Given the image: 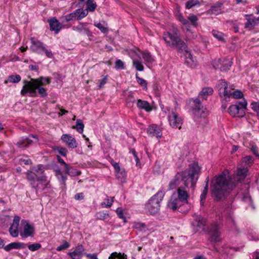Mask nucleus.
I'll return each instance as SVG.
<instances>
[{
    "label": "nucleus",
    "mask_w": 259,
    "mask_h": 259,
    "mask_svg": "<svg viewBox=\"0 0 259 259\" xmlns=\"http://www.w3.org/2000/svg\"><path fill=\"white\" fill-rule=\"evenodd\" d=\"M88 23H80L77 26H73L72 29L81 33L86 34L88 36H91L92 33L87 28Z\"/></svg>",
    "instance_id": "obj_24"
},
{
    "label": "nucleus",
    "mask_w": 259,
    "mask_h": 259,
    "mask_svg": "<svg viewBox=\"0 0 259 259\" xmlns=\"http://www.w3.org/2000/svg\"><path fill=\"white\" fill-rule=\"evenodd\" d=\"M250 106L253 111L259 114V102H252Z\"/></svg>",
    "instance_id": "obj_53"
},
{
    "label": "nucleus",
    "mask_w": 259,
    "mask_h": 259,
    "mask_svg": "<svg viewBox=\"0 0 259 259\" xmlns=\"http://www.w3.org/2000/svg\"><path fill=\"white\" fill-rule=\"evenodd\" d=\"M111 164L113 166L115 171L116 172V176L117 179L119 178V176H118V174L120 171V167L119 164L117 162H114L113 160L111 161Z\"/></svg>",
    "instance_id": "obj_49"
},
{
    "label": "nucleus",
    "mask_w": 259,
    "mask_h": 259,
    "mask_svg": "<svg viewBox=\"0 0 259 259\" xmlns=\"http://www.w3.org/2000/svg\"><path fill=\"white\" fill-rule=\"evenodd\" d=\"M179 199L176 193H174L167 202V207L173 210H176L179 206L183 204V203Z\"/></svg>",
    "instance_id": "obj_17"
},
{
    "label": "nucleus",
    "mask_w": 259,
    "mask_h": 259,
    "mask_svg": "<svg viewBox=\"0 0 259 259\" xmlns=\"http://www.w3.org/2000/svg\"><path fill=\"white\" fill-rule=\"evenodd\" d=\"M58 181L60 182V184L63 186L66 185V181L67 180V177L64 175L63 174L56 177Z\"/></svg>",
    "instance_id": "obj_55"
},
{
    "label": "nucleus",
    "mask_w": 259,
    "mask_h": 259,
    "mask_svg": "<svg viewBox=\"0 0 259 259\" xmlns=\"http://www.w3.org/2000/svg\"><path fill=\"white\" fill-rule=\"evenodd\" d=\"M168 119L169 125L172 128L180 129L183 124L182 118L173 110L170 111L168 114Z\"/></svg>",
    "instance_id": "obj_11"
},
{
    "label": "nucleus",
    "mask_w": 259,
    "mask_h": 259,
    "mask_svg": "<svg viewBox=\"0 0 259 259\" xmlns=\"http://www.w3.org/2000/svg\"><path fill=\"white\" fill-rule=\"evenodd\" d=\"M48 21L50 30L54 31L56 34L58 33L62 28V24L55 17L49 19Z\"/></svg>",
    "instance_id": "obj_21"
},
{
    "label": "nucleus",
    "mask_w": 259,
    "mask_h": 259,
    "mask_svg": "<svg viewBox=\"0 0 259 259\" xmlns=\"http://www.w3.org/2000/svg\"><path fill=\"white\" fill-rule=\"evenodd\" d=\"M116 212L118 215V217L121 219L124 220H125V218L123 215V211L120 207H118L116 210Z\"/></svg>",
    "instance_id": "obj_61"
},
{
    "label": "nucleus",
    "mask_w": 259,
    "mask_h": 259,
    "mask_svg": "<svg viewBox=\"0 0 259 259\" xmlns=\"http://www.w3.org/2000/svg\"><path fill=\"white\" fill-rule=\"evenodd\" d=\"M241 199L243 201L248 203L249 204L251 203V199L248 193L246 192L242 195Z\"/></svg>",
    "instance_id": "obj_56"
},
{
    "label": "nucleus",
    "mask_w": 259,
    "mask_h": 259,
    "mask_svg": "<svg viewBox=\"0 0 259 259\" xmlns=\"http://www.w3.org/2000/svg\"><path fill=\"white\" fill-rule=\"evenodd\" d=\"M252 153L257 157L259 158V154L258 153V149L256 146H252L250 149Z\"/></svg>",
    "instance_id": "obj_63"
},
{
    "label": "nucleus",
    "mask_w": 259,
    "mask_h": 259,
    "mask_svg": "<svg viewBox=\"0 0 259 259\" xmlns=\"http://www.w3.org/2000/svg\"><path fill=\"white\" fill-rule=\"evenodd\" d=\"M179 30L176 25H171L169 31H166L163 34V39L166 44L171 48H174L175 42L178 37Z\"/></svg>",
    "instance_id": "obj_9"
},
{
    "label": "nucleus",
    "mask_w": 259,
    "mask_h": 259,
    "mask_svg": "<svg viewBox=\"0 0 259 259\" xmlns=\"http://www.w3.org/2000/svg\"><path fill=\"white\" fill-rule=\"evenodd\" d=\"M174 48L178 49L179 50H183L187 48V45L185 42L178 36L175 42Z\"/></svg>",
    "instance_id": "obj_31"
},
{
    "label": "nucleus",
    "mask_w": 259,
    "mask_h": 259,
    "mask_svg": "<svg viewBox=\"0 0 259 259\" xmlns=\"http://www.w3.org/2000/svg\"><path fill=\"white\" fill-rule=\"evenodd\" d=\"M38 139L36 135H30L27 138H22L18 142L17 145L20 148L27 147L32 143H36Z\"/></svg>",
    "instance_id": "obj_14"
},
{
    "label": "nucleus",
    "mask_w": 259,
    "mask_h": 259,
    "mask_svg": "<svg viewBox=\"0 0 259 259\" xmlns=\"http://www.w3.org/2000/svg\"><path fill=\"white\" fill-rule=\"evenodd\" d=\"M83 194L82 193H77L74 196L75 199L77 200H82L83 199Z\"/></svg>",
    "instance_id": "obj_64"
},
{
    "label": "nucleus",
    "mask_w": 259,
    "mask_h": 259,
    "mask_svg": "<svg viewBox=\"0 0 259 259\" xmlns=\"http://www.w3.org/2000/svg\"><path fill=\"white\" fill-rule=\"evenodd\" d=\"M245 18L247 20L244 26L245 28H252L256 25L259 19L258 18H255V17L252 15H246Z\"/></svg>",
    "instance_id": "obj_23"
},
{
    "label": "nucleus",
    "mask_w": 259,
    "mask_h": 259,
    "mask_svg": "<svg viewBox=\"0 0 259 259\" xmlns=\"http://www.w3.org/2000/svg\"><path fill=\"white\" fill-rule=\"evenodd\" d=\"M147 133L151 137H156L157 138H160L162 135L161 130L157 124H155L148 126Z\"/></svg>",
    "instance_id": "obj_19"
},
{
    "label": "nucleus",
    "mask_w": 259,
    "mask_h": 259,
    "mask_svg": "<svg viewBox=\"0 0 259 259\" xmlns=\"http://www.w3.org/2000/svg\"><path fill=\"white\" fill-rule=\"evenodd\" d=\"M62 22H68L71 20H74L72 16H71V14H67L62 17Z\"/></svg>",
    "instance_id": "obj_60"
},
{
    "label": "nucleus",
    "mask_w": 259,
    "mask_h": 259,
    "mask_svg": "<svg viewBox=\"0 0 259 259\" xmlns=\"http://www.w3.org/2000/svg\"><path fill=\"white\" fill-rule=\"evenodd\" d=\"M188 187L186 186L179 187L176 193L177 196L179 198V200H181L183 203L188 202V198L189 197L188 194Z\"/></svg>",
    "instance_id": "obj_16"
},
{
    "label": "nucleus",
    "mask_w": 259,
    "mask_h": 259,
    "mask_svg": "<svg viewBox=\"0 0 259 259\" xmlns=\"http://www.w3.org/2000/svg\"><path fill=\"white\" fill-rule=\"evenodd\" d=\"M133 66L136 68V70L139 71H143L144 69V67L142 64L141 61L134 59L133 61Z\"/></svg>",
    "instance_id": "obj_38"
},
{
    "label": "nucleus",
    "mask_w": 259,
    "mask_h": 259,
    "mask_svg": "<svg viewBox=\"0 0 259 259\" xmlns=\"http://www.w3.org/2000/svg\"><path fill=\"white\" fill-rule=\"evenodd\" d=\"M248 171L247 168L244 167L242 168H238L237 172V175L240 178L238 179L239 180L243 179L245 178L246 173Z\"/></svg>",
    "instance_id": "obj_41"
},
{
    "label": "nucleus",
    "mask_w": 259,
    "mask_h": 259,
    "mask_svg": "<svg viewBox=\"0 0 259 259\" xmlns=\"http://www.w3.org/2000/svg\"><path fill=\"white\" fill-rule=\"evenodd\" d=\"M186 62L191 68L196 66V61L191 54H188V56L186 57Z\"/></svg>",
    "instance_id": "obj_33"
},
{
    "label": "nucleus",
    "mask_w": 259,
    "mask_h": 259,
    "mask_svg": "<svg viewBox=\"0 0 259 259\" xmlns=\"http://www.w3.org/2000/svg\"><path fill=\"white\" fill-rule=\"evenodd\" d=\"M213 93V90L210 87L203 88L199 94L198 97L202 100H206L209 96L211 95Z\"/></svg>",
    "instance_id": "obj_26"
},
{
    "label": "nucleus",
    "mask_w": 259,
    "mask_h": 259,
    "mask_svg": "<svg viewBox=\"0 0 259 259\" xmlns=\"http://www.w3.org/2000/svg\"><path fill=\"white\" fill-rule=\"evenodd\" d=\"M137 106L139 108L144 109L147 112H149L152 110V108L150 104L146 101L141 99L138 100Z\"/></svg>",
    "instance_id": "obj_27"
},
{
    "label": "nucleus",
    "mask_w": 259,
    "mask_h": 259,
    "mask_svg": "<svg viewBox=\"0 0 259 259\" xmlns=\"http://www.w3.org/2000/svg\"><path fill=\"white\" fill-rule=\"evenodd\" d=\"M107 81V76H105L104 77H103V78H102L101 80H99V84L98 85L99 88L100 89V88H102L104 86V85L106 83Z\"/></svg>",
    "instance_id": "obj_62"
},
{
    "label": "nucleus",
    "mask_w": 259,
    "mask_h": 259,
    "mask_svg": "<svg viewBox=\"0 0 259 259\" xmlns=\"http://www.w3.org/2000/svg\"><path fill=\"white\" fill-rule=\"evenodd\" d=\"M177 17L178 20L183 25L185 26H189L190 23L192 25L196 27L198 26L197 21L198 18L194 14H190L188 17L187 19L185 18L182 14L179 13L177 15Z\"/></svg>",
    "instance_id": "obj_12"
},
{
    "label": "nucleus",
    "mask_w": 259,
    "mask_h": 259,
    "mask_svg": "<svg viewBox=\"0 0 259 259\" xmlns=\"http://www.w3.org/2000/svg\"><path fill=\"white\" fill-rule=\"evenodd\" d=\"M209 240L211 242H219L222 240L220 233L219 231V227L216 224L213 225L209 229Z\"/></svg>",
    "instance_id": "obj_15"
},
{
    "label": "nucleus",
    "mask_w": 259,
    "mask_h": 259,
    "mask_svg": "<svg viewBox=\"0 0 259 259\" xmlns=\"http://www.w3.org/2000/svg\"><path fill=\"white\" fill-rule=\"evenodd\" d=\"M20 220V218L17 215L14 217L13 223L9 229L10 234L13 237H16L18 236V226Z\"/></svg>",
    "instance_id": "obj_20"
},
{
    "label": "nucleus",
    "mask_w": 259,
    "mask_h": 259,
    "mask_svg": "<svg viewBox=\"0 0 259 259\" xmlns=\"http://www.w3.org/2000/svg\"><path fill=\"white\" fill-rule=\"evenodd\" d=\"M164 195L165 192L163 190L158 191L145 204L146 211L151 215L157 213L160 210V203Z\"/></svg>",
    "instance_id": "obj_5"
},
{
    "label": "nucleus",
    "mask_w": 259,
    "mask_h": 259,
    "mask_svg": "<svg viewBox=\"0 0 259 259\" xmlns=\"http://www.w3.org/2000/svg\"><path fill=\"white\" fill-rule=\"evenodd\" d=\"M228 169L213 178L211 182V192L214 199L219 201L224 199L231 191L230 179Z\"/></svg>",
    "instance_id": "obj_3"
},
{
    "label": "nucleus",
    "mask_w": 259,
    "mask_h": 259,
    "mask_svg": "<svg viewBox=\"0 0 259 259\" xmlns=\"http://www.w3.org/2000/svg\"><path fill=\"white\" fill-rule=\"evenodd\" d=\"M109 259H126V255L121 252H114L109 256Z\"/></svg>",
    "instance_id": "obj_34"
},
{
    "label": "nucleus",
    "mask_w": 259,
    "mask_h": 259,
    "mask_svg": "<svg viewBox=\"0 0 259 259\" xmlns=\"http://www.w3.org/2000/svg\"><path fill=\"white\" fill-rule=\"evenodd\" d=\"M241 161L244 163L245 165L250 166L253 163V159L251 156H246L242 159Z\"/></svg>",
    "instance_id": "obj_40"
},
{
    "label": "nucleus",
    "mask_w": 259,
    "mask_h": 259,
    "mask_svg": "<svg viewBox=\"0 0 259 259\" xmlns=\"http://www.w3.org/2000/svg\"><path fill=\"white\" fill-rule=\"evenodd\" d=\"M50 82L51 78L49 77L31 78L29 81L24 80L21 95L23 96L27 95L30 97H35L38 93L41 97H46L48 96L47 90L44 86Z\"/></svg>",
    "instance_id": "obj_2"
},
{
    "label": "nucleus",
    "mask_w": 259,
    "mask_h": 259,
    "mask_svg": "<svg viewBox=\"0 0 259 259\" xmlns=\"http://www.w3.org/2000/svg\"><path fill=\"white\" fill-rule=\"evenodd\" d=\"M26 179L30 182L31 186L35 190L36 193L41 192L49 187L50 182L45 175H41L35 179L32 174H26Z\"/></svg>",
    "instance_id": "obj_7"
},
{
    "label": "nucleus",
    "mask_w": 259,
    "mask_h": 259,
    "mask_svg": "<svg viewBox=\"0 0 259 259\" xmlns=\"http://www.w3.org/2000/svg\"><path fill=\"white\" fill-rule=\"evenodd\" d=\"M133 227L139 230H142L146 228V225L144 223L140 222H135L134 223Z\"/></svg>",
    "instance_id": "obj_52"
},
{
    "label": "nucleus",
    "mask_w": 259,
    "mask_h": 259,
    "mask_svg": "<svg viewBox=\"0 0 259 259\" xmlns=\"http://www.w3.org/2000/svg\"><path fill=\"white\" fill-rule=\"evenodd\" d=\"M94 25L97 27L102 33H106L108 31L107 24L105 21H94Z\"/></svg>",
    "instance_id": "obj_28"
},
{
    "label": "nucleus",
    "mask_w": 259,
    "mask_h": 259,
    "mask_svg": "<svg viewBox=\"0 0 259 259\" xmlns=\"http://www.w3.org/2000/svg\"><path fill=\"white\" fill-rule=\"evenodd\" d=\"M205 223L206 222L204 218L201 216H197L192 224L194 226L203 229L205 225Z\"/></svg>",
    "instance_id": "obj_30"
},
{
    "label": "nucleus",
    "mask_w": 259,
    "mask_h": 259,
    "mask_svg": "<svg viewBox=\"0 0 259 259\" xmlns=\"http://www.w3.org/2000/svg\"><path fill=\"white\" fill-rule=\"evenodd\" d=\"M61 139L69 148L74 149L77 147L75 139L69 134H63Z\"/></svg>",
    "instance_id": "obj_18"
},
{
    "label": "nucleus",
    "mask_w": 259,
    "mask_h": 259,
    "mask_svg": "<svg viewBox=\"0 0 259 259\" xmlns=\"http://www.w3.org/2000/svg\"><path fill=\"white\" fill-rule=\"evenodd\" d=\"M30 50L34 53L40 55L45 54L49 58L53 57L52 51L48 49V46L42 42L32 37L30 39Z\"/></svg>",
    "instance_id": "obj_8"
},
{
    "label": "nucleus",
    "mask_w": 259,
    "mask_h": 259,
    "mask_svg": "<svg viewBox=\"0 0 259 259\" xmlns=\"http://www.w3.org/2000/svg\"><path fill=\"white\" fill-rule=\"evenodd\" d=\"M97 8V4L96 3L88 4L86 10H88V12H94Z\"/></svg>",
    "instance_id": "obj_58"
},
{
    "label": "nucleus",
    "mask_w": 259,
    "mask_h": 259,
    "mask_svg": "<svg viewBox=\"0 0 259 259\" xmlns=\"http://www.w3.org/2000/svg\"><path fill=\"white\" fill-rule=\"evenodd\" d=\"M222 60H223L219 59L213 61L212 63L213 67L215 69H220L221 70V67L222 63Z\"/></svg>",
    "instance_id": "obj_48"
},
{
    "label": "nucleus",
    "mask_w": 259,
    "mask_h": 259,
    "mask_svg": "<svg viewBox=\"0 0 259 259\" xmlns=\"http://www.w3.org/2000/svg\"><path fill=\"white\" fill-rule=\"evenodd\" d=\"M231 66V64L230 61H229L228 60L224 59L222 60V63L221 67V71H226L229 69Z\"/></svg>",
    "instance_id": "obj_37"
},
{
    "label": "nucleus",
    "mask_w": 259,
    "mask_h": 259,
    "mask_svg": "<svg viewBox=\"0 0 259 259\" xmlns=\"http://www.w3.org/2000/svg\"><path fill=\"white\" fill-rule=\"evenodd\" d=\"M191 110L194 115V119L198 124L205 125L208 123L206 119L207 110L202 104L198 98L190 100Z\"/></svg>",
    "instance_id": "obj_4"
},
{
    "label": "nucleus",
    "mask_w": 259,
    "mask_h": 259,
    "mask_svg": "<svg viewBox=\"0 0 259 259\" xmlns=\"http://www.w3.org/2000/svg\"><path fill=\"white\" fill-rule=\"evenodd\" d=\"M44 172V166L42 165H38L37 166L33 167L31 169V170L27 172L26 173V174L31 173L33 176H35V179H36L37 177H38V175H43Z\"/></svg>",
    "instance_id": "obj_29"
},
{
    "label": "nucleus",
    "mask_w": 259,
    "mask_h": 259,
    "mask_svg": "<svg viewBox=\"0 0 259 259\" xmlns=\"http://www.w3.org/2000/svg\"><path fill=\"white\" fill-rule=\"evenodd\" d=\"M213 36L220 40H223L224 39V34L223 33L217 30H213L212 31Z\"/></svg>",
    "instance_id": "obj_50"
},
{
    "label": "nucleus",
    "mask_w": 259,
    "mask_h": 259,
    "mask_svg": "<svg viewBox=\"0 0 259 259\" xmlns=\"http://www.w3.org/2000/svg\"><path fill=\"white\" fill-rule=\"evenodd\" d=\"M21 224L23 226V231L20 232V235L22 238L31 237L34 233V228L33 225L30 224L26 220H22Z\"/></svg>",
    "instance_id": "obj_13"
},
{
    "label": "nucleus",
    "mask_w": 259,
    "mask_h": 259,
    "mask_svg": "<svg viewBox=\"0 0 259 259\" xmlns=\"http://www.w3.org/2000/svg\"><path fill=\"white\" fill-rule=\"evenodd\" d=\"M84 248L82 245H77L73 252H69L68 254L71 259H80L84 251Z\"/></svg>",
    "instance_id": "obj_22"
},
{
    "label": "nucleus",
    "mask_w": 259,
    "mask_h": 259,
    "mask_svg": "<svg viewBox=\"0 0 259 259\" xmlns=\"http://www.w3.org/2000/svg\"><path fill=\"white\" fill-rule=\"evenodd\" d=\"M70 247V244L67 241H63L62 244L58 246L56 248V250L60 251L63 250L67 249Z\"/></svg>",
    "instance_id": "obj_47"
},
{
    "label": "nucleus",
    "mask_w": 259,
    "mask_h": 259,
    "mask_svg": "<svg viewBox=\"0 0 259 259\" xmlns=\"http://www.w3.org/2000/svg\"><path fill=\"white\" fill-rule=\"evenodd\" d=\"M115 68L116 69H124L125 66L124 65V63L120 59L117 60L115 62Z\"/></svg>",
    "instance_id": "obj_54"
},
{
    "label": "nucleus",
    "mask_w": 259,
    "mask_h": 259,
    "mask_svg": "<svg viewBox=\"0 0 259 259\" xmlns=\"http://www.w3.org/2000/svg\"><path fill=\"white\" fill-rule=\"evenodd\" d=\"M96 218L97 219L104 220L109 217V213L108 211H102L96 213Z\"/></svg>",
    "instance_id": "obj_35"
},
{
    "label": "nucleus",
    "mask_w": 259,
    "mask_h": 259,
    "mask_svg": "<svg viewBox=\"0 0 259 259\" xmlns=\"http://www.w3.org/2000/svg\"><path fill=\"white\" fill-rule=\"evenodd\" d=\"M41 247V245L39 243H34L28 246V249L32 251L37 250L40 249Z\"/></svg>",
    "instance_id": "obj_51"
},
{
    "label": "nucleus",
    "mask_w": 259,
    "mask_h": 259,
    "mask_svg": "<svg viewBox=\"0 0 259 259\" xmlns=\"http://www.w3.org/2000/svg\"><path fill=\"white\" fill-rule=\"evenodd\" d=\"M200 167L198 163L194 162L189 165L188 168L184 171H178L168 184V189H174L179 186L181 181H183L184 186L188 187L190 185L193 190L194 189L197 182L198 174L200 172Z\"/></svg>",
    "instance_id": "obj_1"
},
{
    "label": "nucleus",
    "mask_w": 259,
    "mask_h": 259,
    "mask_svg": "<svg viewBox=\"0 0 259 259\" xmlns=\"http://www.w3.org/2000/svg\"><path fill=\"white\" fill-rule=\"evenodd\" d=\"M26 246V244L18 242H15L9 243L4 247V249L7 251H9L13 249H19L24 248Z\"/></svg>",
    "instance_id": "obj_25"
},
{
    "label": "nucleus",
    "mask_w": 259,
    "mask_h": 259,
    "mask_svg": "<svg viewBox=\"0 0 259 259\" xmlns=\"http://www.w3.org/2000/svg\"><path fill=\"white\" fill-rule=\"evenodd\" d=\"M247 104V101L244 100L243 102H239L238 104L232 105L229 108V113L233 117H243Z\"/></svg>",
    "instance_id": "obj_10"
},
{
    "label": "nucleus",
    "mask_w": 259,
    "mask_h": 259,
    "mask_svg": "<svg viewBox=\"0 0 259 259\" xmlns=\"http://www.w3.org/2000/svg\"><path fill=\"white\" fill-rule=\"evenodd\" d=\"M58 152L63 156H66L67 153V150L65 148L63 147H57L55 149Z\"/></svg>",
    "instance_id": "obj_57"
},
{
    "label": "nucleus",
    "mask_w": 259,
    "mask_h": 259,
    "mask_svg": "<svg viewBox=\"0 0 259 259\" xmlns=\"http://www.w3.org/2000/svg\"><path fill=\"white\" fill-rule=\"evenodd\" d=\"M114 197H107V198L105 199V201L102 202L101 203V205L102 207H106V208H109L110 207L114 201L113 200Z\"/></svg>",
    "instance_id": "obj_32"
},
{
    "label": "nucleus",
    "mask_w": 259,
    "mask_h": 259,
    "mask_svg": "<svg viewBox=\"0 0 259 259\" xmlns=\"http://www.w3.org/2000/svg\"><path fill=\"white\" fill-rule=\"evenodd\" d=\"M218 86L220 96L227 101L231 97L236 99L243 98V94L241 91L237 90L232 91L229 89L225 80H221Z\"/></svg>",
    "instance_id": "obj_6"
},
{
    "label": "nucleus",
    "mask_w": 259,
    "mask_h": 259,
    "mask_svg": "<svg viewBox=\"0 0 259 259\" xmlns=\"http://www.w3.org/2000/svg\"><path fill=\"white\" fill-rule=\"evenodd\" d=\"M199 5L200 2L198 0H189L186 3L185 7L187 9H189L195 6Z\"/></svg>",
    "instance_id": "obj_43"
},
{
    "label": "nucleus",
    "mask_w": 259,
    "mask_h": 259,
    "mask_svg": "<svg viewBox=\"0 0 259 259\" xmlns=\"http://www.w3.org/2000/svg\"><path fill=\"white\" fill-rule=\"evenodd\" d=\"M75 128L76 131L80 134H81L83 132L84 129V124L82 120L80 119H78L76 122V126Z\"/></svg>",
    "instance_id": "obj_39"
},
{
    "label": "nucleus",
    "mask_w": 259,
    "mask_h": 259,
    "mask_svg": "<svg viewBox=\"0 0 259 259\" xmlns=\"http://www.w3.org/2000/svg\"><path fill=\"white\" fill-rule=\"evenodd\" d=\"M136 78L137 82L143 87V89L144 90H146L147 89V83L146 80L138 76V73H137L136 74Z\"/></svg>",
    "instance_id": "obj_42"
},
{
    "label": "nucleus",
    "mask_w": 259,
    "mask_h": 259,
    "mask_svg": "<svg viewBox=\"0 0 259 259\" xmlns=\"http://www.w3.org/2000/svg\"><path fill=\"white\" fill-rule=\"evenodd\" d=\"M21 77L20 75H11L9 76V81L10 82L18 83L21 80Z\"/></svg>",
    "instance_id": "obj_45"
},
{
    "label": "nucleus",
    "mask_w": 259,
    "mask_h": 259,
    "mask_svg": "<svg viewBox=\"0 0 259 259\" xmlns=\"http://www.w3.org/2000/svg\"><path fill=\"white\" fill-rule=\"evenodd\" d=\"M126 101L128 103H134L136 101V98L134 96V94L132 92L128 93V94L126 98Z\"/></svg>",
    "instance_id": "obj_59"
},
{
    "label": "nucleus",
    "mask_w": 259,
    "mask_h": 259,
    "mask_svg": "<svg viewBox=\"0 0 259 259\" xmlns=\"http://www.w3.org/2000/svg\"><path fill=\"white\" fill-rule=\"evenodd\" d=\"M142 58L144 60L145 64H151L154 61L150 53L148 52H144L142 54Z\"/></svg>",
    "instance_id": "obj_36"
},
{
    "label": "nucleus",
    "mask_w": 259,
    "mask_h": 259,
    "mask_svg": "<svg viewBox=\"0 0 259 259\" xmlns=\"http://www.w3.org/2000/svg\"><path fill=\"white\" fill-rule=\"evenodd\" d=\"M77 10H79V11H77L78 12V18L77 20H80L81 19L87 16L88 14V10L86 9H78Z\"/></svg>",
    "instance_id": "obj_46"
},
{
    "label": "nucleus",
    "mask_w": 259,
    "mask_h": 259,
    "mask_svg": "<svg viewBox=\"0 0 259 259\" xmlns=\"http://www.w3.org/2000/svg\"><path fill=\"white\" fill-rule=\"evenodd\" d=\"M208 192L207 188H204L203 190L200 195V205L203 206L206 198V195Z\"/></svg>",
    "instance_id": "obj_44"
}]
</instances>
